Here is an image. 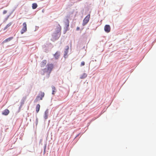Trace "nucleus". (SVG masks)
Here are the masks:
<instances>
[{"label":"nucleus","instance_id":"obj_1","mask_svg":"<svg viewBox=\"0 0 156 156\" xmlns=\"http://www.w3.org/2000/svg\"><path fill=\"white\" fill-rule=\"evenodd\" d=\"M53 65L52 64H48L47 65V70L46 68L43 69V71L44 73L47 72L48 74H50L51 73L52 69L53 68Z\"/></svg>","mask_w":156,"mask_h":156},{"label":"nucleus","instance_id":"obj_2","mask_svg":"<svg viewBox=\"0 0 156 156\" xmlns=\"http://www.w3.org/2000/svg\"><path fill=\"white\" fill-rule=\"evenodd\" d=\"M44 93L42 91H40L37 97L34 101V102H37L39 100H42L43 98L44 97Z\"/></svg>","mask_w":156,"mask_h":156},{"label":"nucleus","instance_id":"obj_3","mask_svg":"<svg viewBox=\"0 0 156 156\" xmlns=\"http://www.w3.org/2000/svg\"><path fill=\"white\" fill-rule=\"evenodd\" d=\"M90 14L87 15L84 19L83 21L82 25L83 26L86 25L89 22L90 18Z\"/></svg>","mask_w":156,"mask_h":156},{"label":"nucleus","instance_id":"obj_4","mask_svg":"<svg viewBox=\"0 0 156 156\" xmlns=\"http://www.w3.org/2000/svg\"><path fill=\"white\" fill-rule=\"evenodd\" d=\"M23 27L21 30V33L22 34L27 30V24L25 22L23 23Z\"/></svg>","mask_w":156,"mask_h":156},{"label":"nucleus","instance_id":"obj_5","mask_svg":"<svg viewBox=\"0 0 156 156\" xmlns=\"http://www.w3.org/2000/svg\"><path fill=\"white\" fill-rule=\"evenodd\" d=\"M48 109L46 110L44 112V119H47L48 118Z\"/></svg>","mask_w":156,"mask_h":156},{"label":"nucleus","instance_id":"obj_6","mask_svg":"<svg viewBox=\"0 0 156 156\" xmlns=\"http://www.w3.org/2000/svg\"><path fill=\"white\" fill-rule=\"evenodd\" d=\"M47 61L46 60H43L41 63L40 66L41 67H44L47 63Z\"/></svg>","mask_w":156,"mask_h":156},{"label":"nucleus","instance_id":"obj_7","mask_svg":"<svg viewBox=\"0 0 156 156\" xmlns=\"http://www.w3.org/2000/svg\"><path fill=\"white\" fill-rule=\"evenodd\" d=\"M9 113V111L8 109H5L2 112V114L5 115H7Z\"/></svg>","mask_w":156,"mask_h":156},{"label":"nucleus","instance_id":"obj_8","mask_svg":"<svg viewBox=\"0 0 156 156\" xmlns=\"http://www.w3.org/2000/svg\"><path fill=\"white\" fill-rule=\"evenodd\" d=\"M61 27H60V25L59 24H58V26L56 28V32L57 33H58V32L61 31Z\"/></svg>","mask_w":156,"mask_h":156},{"label":"nucleus","instance_id":"obj_9","mask_svg":"<svg viewBox=\"0 0 156 156\" xmlns=\"http://www.w3.org/2000/svg\"><path fill=\"white\" fill-rule=\"evenodd\" d=\"M65 26L67 28H68L69 26V22L68 19H67L65 22Z\"/></svg>","mask_w":156,"mask_h":156},{"label":"nucleus","instance_id":"obj_10","mask_svg":"<svg viewBox=\"0 0 156 156\" xmlns=\"http://www.w3.org/2000/svg\"><path fill=\"white\" fill-rule=\"evenodd\" d=\"M13 38V37H9L5 40L3 42V43H5L6 42H7L9 41H10L11 40H12Z\"/></svg>","mask_w":156,"mask_h":156},{"label":"nucleus","instance_id":"obj_11","mask_svg":"<svg viewBox=\"0 0 156 156\" xmlns=\"http://www.w3.org/2000/svg\"><path fill=\"white\" fill-rule=\"evenodd\" d=\"M60 56V54L58 52H56L54 54V57L56 59H58Z\"/></svg>","mask_w":156,"mask_h":156},{"label":"nucleus","instance_id":"obj_12","mask_svg":"<svg viewBox=\"0 0 156 156\" xmlns=\"http://www.w3.org/2000/svg\"><path fill=\"white\" fill-rule=\"evenodd\" d=\"M87 75L86 73H83L80 76V78L81 79H84L87 77Z\"/></svg>","mask_w":156,"mask_h":156},{"label":"nucleus","instance_id":"obj_13","mask_svg":"<svg viewBox=\"0 0 156 156\" xmlns=\"http://www.w3.org/2000/svg\"><path fill=\"white\" fill-rule=\"evenodd\" d=\"M40 106L39 104H37L36 106V112L37 113H38L39 110L40 108Z\"/></svg>","mask_w":156,"mask_h":156},{"label":"nucleus","instance_id":"obj_14","mask_svg":"<svg viewBox=\"0 0 156 156\" xmlns=\"http://www.w3.org/2000/svg\"><path fill=\"white\" fill-rule=\"evenodd\" d=\"M12 24V23L11 22H10L7 24L5 27L4 28L3 30H5L6 29L8 28Z\"/></svg>","mask_w":156,"mask_h":156},{"label":"nucleus","instance_id":"obj_15","mask_svg":"<svg viewBox=\"0 0 156 156\" xmlns=\"http://www.w3.org/2000/svg\"><path fill=\"white\" fill-rule=\"evenodd\" d=\"M37 4L36 3H34L32 5V8L33 9H36L37 7Z\"/></svg>","mask_w":156,"mask_h":156},{"label":"nucleus","instance_id":"obj_16","mask_svg":"<svg viewBox=\"0 0 156 156\" xmlns=\"http://www.w3.org/2000/svg\"><path fill=\"white\" fill-rule=\"evenodd\" d=\"M52 94H54L56 92V89L55 87L52 86Z\"/></svg>","mask_w":156,"mask_h":156},{"label":"nucleus","instance_id":"obj_17","mask_svg":"<svg viewBox=\"0 0 156 156\" xmlns=\"http://www.w3.org/2000/svg\"><path fill=\"white\" fill-rule=\"evenodd\" d=\"M106 32H107V25H105L104 28Z\"/></svg>","mask_w":156,"mask_h":156},{"label":"nucleus","instance_id":"obj_18","mask_svg":"<svg viewBox=\"0 0 156 156\" xmlns=\"http://www.w3.org/2000/svg\"><path fill=\"white\" fill-rule=\"evenodd\" d=\"M85 65V62L83 61V62H81V66H83Z\"/></svg>","mask_w":156,"mask_h":156},{"label":"nucleus","instance_id":"obj_19","mask_svg":"<svg viewBox=\"0 0 156 156\" xmlns=\"http://www.w3.org/2000/svg\"><path fill=\"white\" fill-rule=\"evenodd\" d=\"M110 31V26L108 25V33Z\"/></svg>","mask_w":156,"mask_h":156},{"label":"nucleus","instance_id":"obj_20","mask_svg":"<svg viewBox=\"0 0 156 156\" xmlns=\"http://www.w3.org/2000/svg\"><path fill=\"white\" fill-rule=\"evenodd\" d=\"M7 11H6V10H4L3 11V14H6L7 13Z\"/></svg>","mask_w":156,"mask_h":156},{"label":"nucleus","instance_id":"obj_21","mask_svg":"<svg viewBox=\"0 0 156 156\" xmlns=\"http://www.w3.org/2000/svg\"><path fill=\"white\" fill-rule=\"evenodd\" d=\"M80 27H77L76 28V30H80Z\"/></svg>","mask_w":156,"mask_h":156},{"label":"nucleus","instance_id":"obj_22","mask_svg":"<svg viewBox=\"0 0 156 156\" xmlns=\"http://www.w3.org/2000/svg\"><path fill=\"white\" fill-rule=\"evenodd\" d=\"M66 54H67V52H66Z\"/></svg>","mask_w":156,"mask_h":156}]
</instances>
